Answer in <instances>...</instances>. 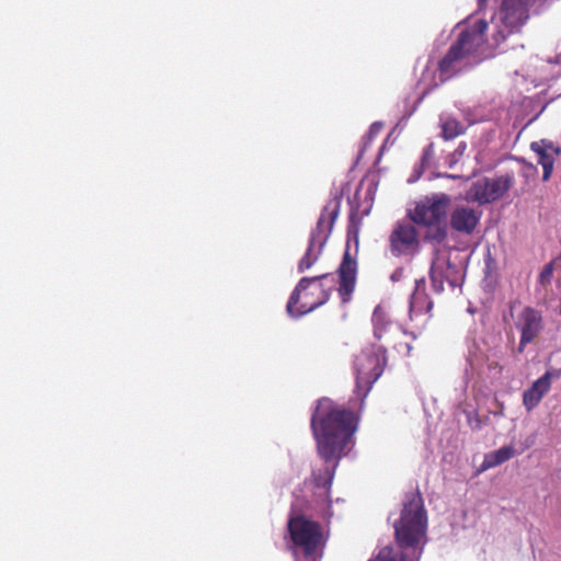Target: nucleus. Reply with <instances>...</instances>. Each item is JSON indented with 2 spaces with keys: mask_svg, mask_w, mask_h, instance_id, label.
I'll list each match as a JSON object with an SVG mask.
<instances>
[{
  "mask_svg": "<svg viewBox=\"0 0 561 561\" xmlns=\"http://www.w3.org/2000/svg\"><path fill=\"white\" fill-rule=\"evenodd\" d=\"M311 430L318 455L325 465L313 470L312 479L294 491L287 527L295 561H320L322 558L327 533L314 517L332 516L330 490L340 459L353 447L355 416L350 410L340 409L330 399L322 398L312 413Z\"/></svg>",
  "mask_w": 561,
  "mask_h": 561,
  "instance_id": "obj_1",
  "label": "nucleus"
},
{
  "mask_svg": "<svg viewBox=\"0 0 561 561\" xmlns=\"http://www.w3.org/2000/svg\"><path fill=\"white\" fill-rule=\"evenodd\" d=\"M488 28L486 21H479L474 28L461 30L458 39L451 45L446 56L439 62V71L444 77L443 80L450 78L473 65L479 64L485 57L488 42L485 31Z\"/></svg>",
  "mask_w": 561,
  "mask_h": 561,
  "instance_id": "obj_2",
  "label": "nucleus"
},
{
  "mask_svg": "<svg viewBox=\"0 0 561 561\" xmlns=\"http://www.w3.org/2000/svg\"><path fill=\"white\" fill-rule=\"evenodd\" d=\"M335 282L336 276L330 273L316 277H302L287 302L288 314L298 318L323 305L329 299Z\"/></svg>",
  "mask_w": 561,
  "mask_h": 561,
  "instance_id": "obj_3",
  "label": "nucleus"
},
{
  "mask_svg": "<svg viewBox=\"0 0 561 561\" xmlns=\"http://www.w3.org/2000/svg\"><path fill=\"white\" fill-rule=\"evenodd\" d=\"M339 213L340 202L337 199L330 201L323 207L317 227L310 233L308 248L298 263L297 268L299 273L311 268L320 257Z\"/></svg>",
  "mask_w": 561,
  "mask_h": 561,
  "instance_id": "obj_4",
  "label": "nucleus"
},
{
  "mask_svg": "<svg viewBox=\"0 0 561 561\" xmlns=\"http://www.w3.org/2000/svg\"><path fill=\"white\" fill-rule=\"evenodd\" d=\"M386 351L382 346L365 350L355 359V392L364 399L373 383L381 376L386 364Z\"/></svg>",
  "mask_w": 561,
  "mask_h": 561,
  "instance_id": "obj_5",
  "label": "nucleus"
},
{
  "mask_svg": "<svg viewBox=\"0 0 561 561\" xmlns=\"http://www.w3.org/2000/svg\"><path fill=\"white\" fill-rule=\"evenodd\" d=\"M358 231L359 227L356 222V214L353 210L350 216V224L347 228V244L353 240L355 245H358ZM357 274V263L351 256L348 248L345 250L343 261L339 268L340 287L339 293L343 302H347L355 289Z\"/></svg>",
  "mask_w": 561,
  "mask_h": 561,
  "instance_id": "obj_6",
  "label": "nucleus"
},
{
  "mask_svg": "<svg viewBox=\"0 0 561 561\" xmlns=\"http://www.w3.org/2000/svg\"><path fill=\"white\" fill-rule=\"evenodd\" d=\"M450 198L446 194L425 196L409 209L410 219L420 226H432L445 219Z\"/></svg>",
  "mask_w": 561,
  "mask_h": 561,
  "instance_id": "obj_7",
  "label": "nucleus"
},
{
  "mask_svg": "<svg viewBox=\"0 0 561 561\" xmlns=\"http://www.w3.org/2000/svg\"><path fill=\"white\" fill-rule=\"evenodd\" d=\"M514 328L520 334L517 352L523 353L528 344L535 343L545 329L542 314L533 307H524L512 313Z\"/></svg>",
  "mask_w": 561,
  "mask_h": 561,
  "instance_id": "obj_8",
  "label": "nucleus"
},
{
  "mask_svg": "<svg viewBox=\"0 0 561 561\" xmlns=\"http://www.w3.org/2000/svg\"><path fill=\"white\" fill-rule=\"evenodd\" d=\"M513 176L508 174L495 179H479L472 183L469 193L480 204H488L502 197L513 185Z\"/></svg>",
  "mask_w": 561,
  "mask_h": 561,
  "instance_id": "obj_9",
  "label": "nucleus"
},
{
  "mask_svg": "<svg viewBox=\"0 0 561 561\" xmlns=\"http://www.w3.org/2000/svg\"><path fill=\"white\" fill-rule=\"evenodd\" d=\"M431 282L432 288L436 293L444 290V283L447 282L453 288L460 285L462 273L460 267L450 261L449 257L437 254L432 262L431 266Z\"/></svg>",
  "mask_w": 561,
  "mask_h": 561,
  "instance_id": "obj_10",
  "label": "nucleus"
},
{
  "mask_svg": "<svg viewBox=\"0 0 561 561\" xmlns=\"http://www.w3.org/2000/svg\"><path fill=\"white\" fill-rule=\"evenodd\" d=\"M389 242L391 254L394 256L414 255L419 252V236L412 222H398L389 237Z\"/></svg>",
  "mask_w": 561,
  "mask_h": 561,
  "instance_id": "obj_11",
  "label": "nucleus"
},
{
  "mask_svg": "<svg viewBox=\"0 0 561 561\" xmlns=\"http://www.w3.org/2000/svg\"><path fill=\"white\" fill-rule=\"evenodd\" d=\"M561 370H548L540 378L533 382L531 387L523 393V404L527 411L534 410L551 387L552 378H559Z\"/></svg>",
  "mask_w": 561,
  "mask_h": 561,
  "instance_id": "obj_12",
  "label": "nucleus"
},
{
  "mask_svg": "<svg viewBox=\"0 0 561 561\" xmlns=\"http://www.w3.org/2000/svg\"><path fill=\"white\" fill-rule=\"evenodd\" d=\"M481 218V211L469 206H460L454 209L450 216V226L461 233H471Z\"/></svg>",
  "mask_w": 561,
  "mask_h": 561,
  "instance_id": "obj_13",
  "label": "nucleus"
},
{
  "mask_svg": "<svg viewBox=\"0 0 561 561\" xmlns=\"http://www.w3.org/2000/svg\"><path fill=\"white\" fill-rule=\"evenodd\" d=\"M531 150L537 154V162L542 167V180L548 181L553 171L556 158L560 149L547 140L535 141L530 145Z\"/></svg>",
  "mask_w": 561,
  "mask_h": 561,
  "instance_id": "obj_14",
  "label": "nucleus"
},
{
  "mask_svg": "<svg viewBox=\"0 0 561 561\" xmlns=\"http://www.w3.org/2000/svg\"><path fill=\"white\" fill-rule=\"evenodd\" d=\"M415 284V290L411 295L409 304V313L411 320H413L414 317L419 314H423L424 311H430L433 306L432 301L427 300L424 294V279L416 280Z\"/></svg>",
  "mask_w": 561,
  "mask_h": 561,
  "instance_id": "obj_15",
  "label": "nucleus"
},
{
  "mask_svg": "<svg viewBox=\"0 0 561 561\" xmlns=\"http://www.w3.org/2000/svg\"><path fill=\"white\" fill-rule=\"evenodd\" d=\"M371 322L374 327V336L378 340L382 339L385 335L396 329V325L389 319L387 312L382 309L381 306H377L375 308Z\"/></svg>",
  "mask_w": 561,
  "mask_h": 561,
  "instance_id": "obj_16",
  "label": "nucleus"
},
{
  "mask_svg": "<svg viewBox=\"0 0 561 561\" xmlns=\"http://www.w3.org/2000/svg\"><path fill=\"white\" fill-rule=\"evenodd\" d=\"M439 125L442 128L440 136L445 140L454 139L466 131V126L447 113L439 116Z\"/></svg>",
  "mask_w": 561,
  "mask_h": 561,
  "instance_id": "obj_17",
  "label": "nucleus"
},
{
  "mask_svg": "<svg viewBox=\"0 0 561 561\" xmlns=\"http://www.w3.org/2000/svg\"><path fill=\"white\" fill-rule=\"evenodd\" d=\"M517 451L512 446H503L492 453H489L484 456V460L482 462V468L490 469L496 467L511 458H513Z\"/></svg>",
  "mask_w": 561,
  "mask_h": 561,
  "instance_id": "obj_18",
  "label": "nucleus"
},
{
  "mask_svg": "<svg viewBox=\"0 0 561 561\" xmlns=\"http://www.w3.org/2000/svg\"><path fill=\"white\" fill-rule=\"evenodd\" d=\"M427 228V232L425 234V239L433 243H440L445 240L447 236V226L445 220H440L437 224H433L432 226H425Z\"/></svg>",
  "mask_w": 561,
  "mask_h": 561,
  "instance_id": "obj_19",
  "label": "nucleus"
},
{
  "mask_svg": "<svg viewBox=\"0 0 561 561\" xmlns=\"http://www.w3.org/2000/svg\"><path fill=\"white\" fill-rule=\"evenodd\" d=\"M434 154V146L433 144H430L423 151V154H422V159H421V167L420 169H416L415 170V174L412 175L410 179H409V182L410 183H413L415 182L416 180L420 179L422 172H423V168L425 164L428 163V161L432 159Z\"/></svg>",
  "mask_w": 561,
  "mask_h": 561,
  "instance_id": "obj_20",
  "label": "nucleus"
},
{
  "mask_svg": "<svg viewBox=\"0 0 561 561\" xmlns=\"http://www.w3.org/2000/svg\"><path fill=\"white\" fill-rule=\"evenodd\" d=\"M466 148H467V145H466V142L462 141L458 145L456 150L449 154V157L447 158V163L449 167H453L455 163H457L459 158L463 154Z\"/></svg>",
  "mask_w": 561,
  "mask_h": 561,
  "instance_id": "obj_21",
  "label": "nucleus"
},
{
  "mask_svg": "<svg viewBox=\"0 0 561 561\" xmlns=\"http://www.w3.org/2000/svg\"><path fill=\"white\" fill-rule=\"evenodd\" d=\"M381 128H382V124L379 122H375L374 124H371L368 133L365 136V139L367 141H371L373 138L376 137L380 133Z\"/></svg>",
  "mask_w": 561,
  "mask_h": 561,
  "instance_id": "obj_22",
  "label": "nucleus"
},
{
  "mask_svg": "<svg viewBox=\"0 0 561 561\" xmlns=\"http://www.w3.org/2000/svg\"><path fill=\"white\" fill-rule=\"evenodd\" d=\"M552 276V266L547 265L543 271L540 273L541 283L549 282Z\"/></svg>",
  "mask_w": 561,
  "mask_h": 561,
  "instance_id": "obj_23",
  "label": "nucleus"
},
{
  "mask_svg": "<svg viewBox=\"0 0 561 561\" xmlns=\"http://www.w3.org/2000/svg\"><path fill=\"white\" fill-rule=\"evenodd\" d=\"M534 443H535L534 436H529L526 439L524 447L518 453H523L524 450L530 448L534 445Z\"/></svg>",
  "mask_w": 561,
  "mask_h": 561,
  "instance_id": "obj_24",
  "label": "nucleus"
},
{
  "mask_svg": "<svg viewBox=\"0 0 561 561\" xmlns=\"http://www.w3.org/2000/svg\"><path fill=\"white\" fill-rule=\"evenodd\" d=\"M480 21H484L483 19H480ZM479 22V20L474 21L472 24H469V19H467L465 22H462V24H466V27H463L462 30H466V28H474V25L476 23ZM458 26H461V23H458Z\"/></svg>",
  "mask_w": 561,
  "mask_h": 561,
  "instance_id": "obj_25",
  "label": "nucleus"
},
{
  "mask_svg": "<svg viewBox=\"0 0 561 561\" xmlns=\"http://www.w3.org/2000/svg\"><path fill=\"white\" fill-rule=\"evenodd\" d=\"M489 0H478V11L484 10V8L488 5Z\"/></svg>",
  "mask_w": 561,
  "mask_h": 561,
  "instance_id": "obj_26",
  "label": "nucleus"
},
{
  "mask_svg": "<svg viewBox=\"0 0 561 561\" xmlns=\"http://www.w3.org/2000/svg\"><path fill=\"white\" fill-rule=\"evenodd\" d=\"M469 364H470L471 369L473 370V369H476L478 362H477V359L470 358Z\"/></svg>",
  "mask_w": 561,
  "mask_h": 561,
  "instance_id": "obj_27",
  "label": "nucleus"
},
{
  "mask_svg": "<svg viewBox=\"0 0 561 561\" xmlns=\"http://www.w3.org/2000/svg\"><path fill=\"white\" fill-rule=\"evenodd\" d=\"M399 274H400V272H399V271L394 272V273L391 275V279H392V280H397V279H398V277H399Z\"/></svg>",
  "mask_w": 561,
  "mask_h": 561,
  "instance_id": "obj_28",
  "label": "nucleus"
},
{
  "mask_svg": "<svg viewBox=\"0 0 561 561\" xmlns=\"http://www.w3.org/2000/svg\"><path fill=\"white\" fill-rule=\"evenodd\" d=\"M373 193H374V192H373V188H371V187H369V188L367 190V195H369V198H370V199H373Z\"/></svg>",
  "mask_w": 561,
  "mask_h": 561,
  "instance_id": "obj_29",
  "label": "nucleus"
}]
</instances>
